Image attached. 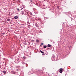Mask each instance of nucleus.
Wrapping results in <instances>:
<instances>
[{"label": "nucleus", "instance_id": "c85d7f7f", "mask_svg": "<svg viewBox=\"0 0 76 76\" xmlns=\"http://www.w3.org/2000/svg\"><path fill=\"white\" fill-rule=\"evenodd\" d=\"M30 19H31H31H32V18H31V19L30 18Z\"/></svg>", "mask_w": 76, "mask_h": 76}, {"label": "nucleus", "instance_id": "2f4dec72", "mask_svg": "<svg viewBox=\"0 0 76 76\" xmlns=\"http://www.w3.org/2000/svg\"><path fill=\"white\" fill-rule=\"evenodd\" d=\"M71 12H70V13H71Z\"/></svg>", "mask_w": 76, "mask_h": 76}, {"label": "nucleus", "instance_id": "20e7f679", "mask_svg": "<svg viewBox=\"0 0 76 76\" xmlns=\"http://www.w3.org/2000/svg\"><path fill=\"white\" fill-rule=\"evenodd\" d=\"M20 14L22 15H23L24 14V11H22L20 12Z\"/></svg>", "mask_w": 76, "mask_h": 76}, {"label": "nucleus", "instance_id": "ddd939ff", "mask_svg": "<svg viewBox=\"0 0 76 76\" xmlns=\"http://www.w3.org/2000/svg\"><path fill=\"white\" fill-rule=\"evenodd\" d=\"M36 42H39V40H36Z\"/></svg>", "mask_w": 76, "mask_h": 76}, {"label": "nucleus", "instance_id": "7ed1b4c3", "mask_svg": "<svg viewBox=\"0 0 76 76\" xmlns=\"http://www.w3.org/2000/svg\"><path fill=\"white\" fill-rule=\"evenodd\" d=\"M62 72H63V69L60 68V69L59 73H61Z\"/></svg>", "mask_w": 76, "mask_h": 76}, {"label": "nucleus", "instance_id": "72a5a7b5", "mask_svg": "<svg viewBox=\"0 0 76 76\" xmlns=\"http://www.w3.org/2000/svg\"><path fill=\"white\" fill-rule=\"evenodd\" d=\"M28 18H30V17H28Z\"/></svg>", "mask_w": 76, "mask_h": 76}, {"label": "nucleus", "instance_id": "412c9836", "mask_svg": "<svg viewBox=\"0 0 76 76\" xmlns=\"http://www.w3.org/2000/svg\"><path fill=\"white\" fill-rule=\"evenodd\" d=\"M42 55H43V56H44V55H45V54L43 53L42 54Z\"/></svg>", "mask_w": 76, "mask_h": 76}, {"label": "nucleus", "instance_id": "393cba45", "mask_svg": "<svg viewBox=\"0 0 76 76\" xmlns=\"http://www.w3.org/2000/svg\"><path fill=\"white\" fill-rule=\"evenodd\" d=\"M43 14H44V15H45V12H44V13H43Z\"/></svg>", "mask_w": 76, "mask_h": 76}, {"label": "nucleus", "instance_id": "aec40b11", "mask_svg": "<svg viewBox=\"0 0 76 76\" xmlns=\"http://www.w3.org/2000/svg\"><path fill=\"white\" fill-rule=\"evenodd\" d=\"M2 35H4V34H5V33H2Z\"/></svg>", "mask_w": 76, "mask_h": 76}, {"label": "nucleus", "instance_id": "0eeeda50", "mask_svg": "<svg viewBox=\"0 0 76 76\" xmlns=\"http://www.w3.org/2000/svg\"><path fill=\"white\" fill-rule=\"evenodd\" d=\"M51 45H50L49 44H48V47H51Z\"/></svg>", "mask_w": 76, "mask_h": 76}, {"label": "nucleus", "instance_id": "bb28decb", "mask_svg": "<svg viewBox=\"0 0 76 76\" xmlns=\"http://www.w3.org/2000/svg\"><path fill=\"white\" fill-rule=\"evenodd\" d=\"M70 47H70V48H69V50H70Z\"/></svg>", "mask_w": 76, "mask_h": 76}, {"label": "nucleus", "instance_id": "a878e982", "mask_svg": "<svg viewBox=\"0 0 76 76\" xmlns=\"http://www.w3.org/2000/svg\"><path fill=\"white\" fill-rule=\"evenodd\" d=\"M26 43L25 42V45H26Z\"/></svg>", "mask_w": 76, "mask_h": 76}, {"label": "nucleus", "instance_id": "a211bd4d", "mask_svg": "<svg viewBox=\"0 0 76 76\" xmlns=\"http://www.w3.org/2000/svg\"><path fill=\"white\" fill-rule=\"evenodd\" d=\"M31 42H34V40H31Z\"/></svg>", "mask_w": 76, "mask_h": 76}, {"label": "nucleus", "instance_id": "423d86ee", "mask_svg": "<svg viewBox=\"0 0 76 76\" xmlns=\"http://www.w3.org/2000/svg\"><path fill=\"white\" fill-rule=\"evenodd\" d=\"M18 18V16H15L14 17V18L15 19H17Z\"/></svg>", "mask_w": 76, "mask_h": 76}, {"label": "nucleus", "instance_id": "9d476101", "mask_svg": "<svg viewBox=\"0 0 76 76\" xmlns=\"http://www.w3.org/2000/svg\"><path fill=\"white\" fill-rule=\"evenodd\" d=\"M40 53H44V52L42 51H41V50H40Z\"/></svg>", "mask_w": 76, "mask_h": 76}, {"label": "nucleus", "instance_id": "1a4fd4ad", "mask_svg": "<svg viewBox=\"0 0 76 76\" xmlns=\"http://www.w3.org/2000/svg\"><path fill=\"white\" fill-rule=\"evenodd\" d=\"M55 57H56L55 56H53L52 57V58L53 59V58H55Z\"/></svg>", "mask_w": 76, "mask_h": 76}, {"label": "nucleus", "instance_id": "4468645a", "mask_svg": "<svg viewBox=\"0 0 76 76\" xmlns=\"http://www.w3.org/2000/svg\"><path fill=\"white\" fill-rule=\"evenodd\" d=\"M7 21H10V20L9 19V18H8L7 19Z\"/></svg>", "mask_w": 76, "mask_h": 76}, {"label": "nucleus", "instance_id": "39448f33", "mask_svg": "<svg viewBox=\"0 0 76 76\" xmlns=\"http://www.w3.org/2000/svg\"><path fill=\"white\" fill-rule=\"evenodd\" d=\"M11 72L12 73V74H14V75H15V74L16 73V72L14 71H12Z\"/></svg>", "mask_w": 76, "mask_h": 76}, {"label": "nucleus", "instance_id": "b1692460", "mask_svg": "<svg viewBox=\"0 0 76 76\" xmlns=\"http://www.w3.org/2000/svg\"><path fill=\"white\" fill-rule=\"evenodd\" d=\"M57 9H58V8H59V6H58L57 7Z\"/></svg>", "mask_w": 76, "mask_h": 76}, {"label": "nucleus", "instance_id": "7c9ffc66", "mask_svg": "<svg viewBox=\"0 0 76 76\" xmlns=\"http://www.w3.org/2000/svg\"><path fill=\"white\" fill-rule=\"evenodd\" d=\"M18 67H20V66H19Z\"/></svg>", "mask_w": 76, "mask_h": 76}, {"label": "nucleus", "instance_id": "473e14b6", "mask_svg": "<svg viewBox=\"0 0 76 76\" xmlns=\"http://www.w3.org/2000/svg\"><path fill=\"white\" fill-rule=\"evenodd\" d=\"M13 1H15V0H13Z\"/></svg>", "mask_w": 76, "mask_h": 76}, {"label": "nucleus", "instance_id": "c756f323", "mask_svg": "<svg viewBox=\"0 0 76 76\" xmlns=\"http://www.w3.org/2000/svg\"><path fill=\"white\" fill-rule=\"evenodd\" d=\"M71 20H72V19H71Z\"/></svg>", "mask_w": 76, "mask_h": 76}, {"label": "nucleus", "instance_id": "6e6552de", "mask_svg": "<svg viewBox=\"0 0 76 76\" xmlns=\"http://www.w3.org/2000/svg\"><path fill=\"white\" fill-rule=\"evenodd\" d=\"M43 48H47V46L46 45H45L43 46Z\"/></svg>", "mask_w": 76, "mask_h": 76}, {"label": "nucleus", "instance_id": "f257e3e1", "mask_svg": "<svg viewBox=\"0 0 76 76\" xmlns=\"http://www.w3.org/2000/svg\"><path fill=\"white\" fill-rule=\"evenodd\" d=\"M33 10L35 13H38V10L37 9L35 8H33Z\"/></svg>", "mask_w": 76, "mask_h": 76}, {"label": "nucleus", "instance_id": "4be33fe9", "mask_svg": "<svg viewBox=\"0 0 76 76\" xmlns=\"http://www.w3.org/2000/svg\"><path fill=\"white\" fill-rule=\"evenodd\" d=\"M30 2H31V3L32 2V0H31V1H30Z\"/></svg>", "mask_w": 76, "mask_h": 76}, {"label": "nucleus", "instance_id": "2eb2a0df", "mask_svg": "<svg viewBox=\"0 0 76 76\" xmlns=\"http://www.w3.org/2000/svg\"><path fill=\"white\" fill-rule=\"evenodd\" d=\"M35 25L36 26V27H38V25H37V24H35Z\"/></svg>", "mask_w": 76, "mask_h": 76}, {"label": "nucleus", "instance_id": "dca6fc26", "mask_svg": "<svg viewBox=\"0 0 76 76\" xmlns=\"http://www.w3.org/2000/svg\"><path fill=\"white\" fill-rule=\"evenodd\" d=\"M23 58H24V59H25L26 58V57H25V56H23Z\"/></svg>", "mask_w": 76, "mask_h": 76}, {"label": "nucleus", "instance_id": "5701e85b", "mask_svg": "<svg viewBox=\"0 0 76 76\" xmlns=\"http://www.w3.org/2000/svg\"><path fill=\"white\" fill-rule=\"evenodd\" d=\"M41 45H43V43H42L41 44Z\"/></svg>", "mask_w": 76, "mask_h": 76}, {"label": "nucleus", "instance_id": "f704fd0d", "mask_svg": "<svg viewBox=\"0 0 76 76\" xmlns=\"http://www.w3.org/2000/svg\"><path fill=\"white\" fill-rule=\"evenodd\" d=\"M28 18H30V17H28Z\"/></svg>", "mask_w": 76, "mask_h": 76}, {"label": "nucleus", "instance_id": "6ab92c4d", "mask_svg": "<svg viewBox=\"0 0 76 76\" xmlns=\"http://www.w3.org/2000/svg\"><path fill=\"white\" fill-rule=\"evenodd\" d=\"M27 23H28V24H29V21H27Z\"/></svg>", "mask_w": 76, "mask_h": 76}, {"label": "nucleus", "instance_id": "9b49d317", "mask_svg": "<svg viewBox=\"0 0 76 76\" xmlns=\"http://www.w3.org/2000/svg\"><path fill=\"white\" fill-rule=\"evenodd\" d=\"M3 73H4V74H5V73H6V71H3Z\"/></svg>", "mask_w": 76, "mask_h": 76}, {"label": "nucleus", "instance_id": "cd10ccee", "mask_svg": "<svg viewBox=\"0 0 76 76\" xmlns=\"http://www.w3.org/2000/svg\"><path fill=\"white\" fill-rule=\"evenodd\" d=\"M17 70V71H18V70H18V69H17V70Z\"/></svg>", "mask_w": 76, "mask_h": 76}, {"label": "nucleus", "instance_id": "f03ea898", "mask_svg": "<svg viewBox=\"0 0 76 76\" xmlns=\"http://www.w3.org/2000/svg\"><path fill=\"white\" fill-rule=\"evenodd\" d=\"M26 13L27 14H28V15H29V16H32V13L31 12H30L29 11H28V12Z\"/></svg>", "mask_w": 76, "mask_h": 76}, {"label": "nucleus", "instance_id": "f3484780", "mask_svg": "<svg viewBox=\"0 0 76 76\" xmlns=\"http://www.w3.org/2000/svg\"><path fill=\"white\" fill-rule=\"evenodd\" d=\"M17 10L18 12L19 11V8H18Z\"/></svg>", "mask_w": 76, "mask_h": 76}, {"label": "nucleus", "instance_id": "f8f14e48", "mask_svg": "<svg viewBox=\"0 0 76 76\" xmlns=\"http://www.w3.org/2000/svg\"><path fill=\"white\" fill-rule=\"evenodd\" d=\"M22 64H25V62H23V61H22Z\"/></svg>", "mask_w": 76, "mask_h": 76}]
</instances>
